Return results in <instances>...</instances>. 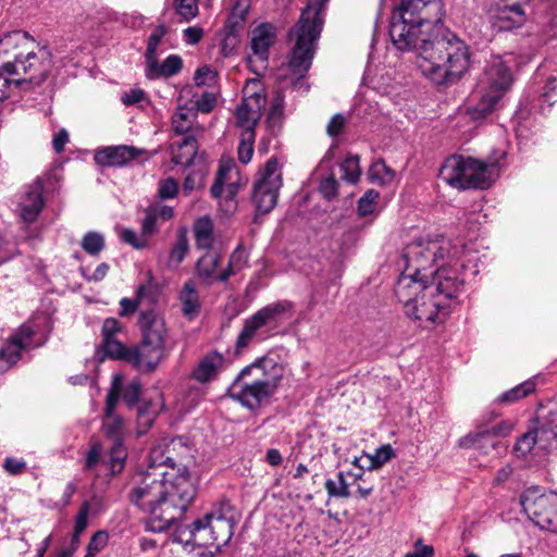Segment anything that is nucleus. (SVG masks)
<instances>
[{"label": "nucleus", "instance_id": "3", "mask_svg": "<svg viewBox=\"0 0 557 557\" xmlns=\"http://www.w3.org/2000/svg\"><path fill=\"white\" fill-rule=\"evenodd\" d=\"M465 278L457 269L442 267L432 273V281H412L400 275L395 294L404 304L411 320L421 323H443L458 296L463 292Z\"/></svg>", "mask_w": 557, "mask_h": 557}, {"label": "nucleus", "instance_id": "28", "mask_svg": "<svg viewBox=\"0 0 557 557\" xmlns=\"http://www.w3.org/2000/svg\"><path fill=\"white\" fill-rule=\"evenodd\" d=\"M173 208L165 205H152L145 209V216L141 221V233L147 238L158 233L159 223L173 218Z\"/></svg>", "mask_w": 557, "mask_h": 557}, {"label": "nucleus", "instance_id": "45", "mask_svg": "<svg viewBox=\"0 0 557 557\" xmlns=\"http://www.w3.org/2000/svg\"><path fill=\"white\" fill-rule=\"evenodd\" d=\"M15 75L16 72H15ZM21 84V78L14 76V73L3 70V64L0 66V102L9 98L12 90L17 88Z\"/></svg>", "mask_w": 557, "mask_h": 557}, {"label": "nucleus", "instance_id": "1", "mask_svg": "<svg viewBox=\"0 0 557 557\" xmlns=\"http://www.w3.org/2000/svg\"><path fill=\"white\" fill-rule=\"evenodd\" d=\"M442 0H401L391 17L389 36L401 51H418L421 73L437 85L458 82L470 69L468 45L444 29Z\"/></svg>", "mask_w": 557, "mask_h": 557}, {"label": "nucleus", "instance_id": "47", "mask_svg": "<svg viewBox=\"0 0 557 557\" xmlns=\"http://www.w3.org/2000/svg\"><path fill=\"white\" fill-rule=\"evenodd\" d=\"M121 102L126 106L144 108L150 103L147 92L140 88H131L121 94Z\"/></svg>", "mask_w": 557, "mask_h": 557}, {"label": "nucleus", "instance_id": "34", "mask_svg": "<svg viewBox=\"0 0 557 557\" xmlns=\"http://www.w3.org/2000/svg\"><path fill=\"white\" fill-rule=\"evenodd\" d=\"M148 469L146 471H169L175 468L173 458L170 456V444L160 443L153 446L148 458Z\"/></svg>", "mask_w": 557, "mask_h": 557}, {"label": "nucleus", "instance_id": "44", "mask_svg": "<svg viewBox=\"0 0 557 557\" xmlns=\"http://www.w3.org/2000/svg\"><path fill=\"white\" fill-rule=\"evenodd\" d=\"M341 171L343 172L342 178L350 184H355L358 182L361 170L359 165V157L358 156H350L347 157L342 163H341Z\"/></svg>", "mask_w": 557, "mask_h": 557}, {"label": "nucleus", "instance_id": "17", "mask_svg": "<svg viewBox=\"0 0 557 557\" xmlns=\"http://www.w3.org/2000/svg\"><path fill=\"white\" fill-rule=\"evenodd\" d=\"M165 357V346L140 341L139 345L126 347L121 360H124L138 370L153 371Z\"/></svg>", "mask_w": 557, "mask_h": 557}, {"label": "nucleus", "instance_id": "52", "mask_svg": "<svg viewBox=\"0 0 557 557\" xmlns=\"http://www.w3.org/2000/svg\"><path fill=\"white\" fill-rule=\"evenodd\" d=\"M145 294H146V286L145 285H139L138 288H137V292H136V298L135 299L122 298L120 300L119 315L120 317H129L133 313H135L136 310L138 309L139 301L144 297Z\"/></svg>", "mask_w": 557, "mask_h": 557}, {"label": "nucleus", "instance_id": "22", "mask_svg": "<svg viewBox=\"0 0 557 557\" xmlns=\"http://www.w3.org/2000/svg\"><path fill=\"white\" fill-rule=\"evenodd\" d=\"M143 151L132 146H109L95 152V162L100 166L120 168L136 159Z\"/></svg>", "mask_w": 557, "mask_h": 557}, {"label": "nucleus", "instance_id": "37", "mask_svg": "<svg viewBox=\"0 0 557 557\" xmlns=\"http://www.w3.org/2000/svg\"><path fill=\"white\" fill-rule=\"evenodd\" d=\"M196 245L200 249H210L213 244V222L205 215L196 220L194 224Z\"/></svg>", "mask_w": 557, "mask_h": 557}, {"label": "nucleus", "instance_id": "58", "mask_svg": "<svg viewBox=\"0 0 557 557\" xmlns=\"http://www.w3.org/2000/svg\"><path fill=\"white\" fill-rule=\"evenodd\" d=\"M108 539L109 536L106 531L96 532L87 545V554L85 557H95L100 553L108 544Z\"/></svg>", "mask_w": 557, "mask_h": 557}, {"label": "nucleus", "instance_id": "4", "mask_svg": "<svg viewBox=\"0 0 557 557\" xmlns=\"http://www.w3.org/2000/svg\"><path fill=\"white\" fill-rule=\"evenodd\" d=\"M235 523L231 507L222 506L191 524H177L170 539L196 556L214 557L231 541Z\"/></svg>", "mask_w": 557, "mask_h": 557}, {"label": "nucleus", "instance_id": "33", "mask_svg": "<svg viewBox=\"0 0 557 557\" xmlns=\"http://www.w3.org/2000/svg\"><path fill=\"white\" fill-rule=\"evenodd\" d=\"M29 45H32V40L27 33L22 30L5 33L0 37V57L8 55L15 50L24 52Z\"/></svg>", "mask_w": 557, "mask_h": 557}, {"label": "nucleus", "instance_id": "55", "mask_svg": "<svg viewBox=\"0 0 557 557\" xmlns=\"http://www.w3.org/2000/svg\"><path fill=\"white\" fill-rule=\"evenodd\" d=\"M175 11L185 22H189L198 14V0H175Z\"/></svg>", "mask_w": 557, "mask_h": 557}, {"label": "nucleus", "instance_id": "59", "mask_svg": "<svg viewBox=\"0 0 557 557\" xmlns=\"http://www.w3.org/2000/svg\"><path fill=\"white\" fill-rule=\"evenodd\" d=\"M394 456V451L389 445H383L375 449L371 456V468H381L384 463L389 461Z\"/></svg>", "mask_w": 557, "mask_h": 557}, {"label": "nucleus", "instance_id": "64", "mask_svg": "<svg viewBox=\"0 0 557 557\" xmlns=\"http://www.w3.org/2000/svg\"><path fill=\"white\" fill-rule=\"evenodd\" d=\"M3 469L12 475H17L26 471L27 465L23 459L7 457L3 461Z\"/></svg>", "mask_w": 557, "mask_h": 557}, {"label": "nucleus", "instance_id": "60", "mask_svg": "<svg viewBox=\"0 0 557 557\" xmlns=\"http://www.w3.org/2000/svg\"><path fill=\"white\" fill-rule=\"evenodd\" d=\"M216 72L209 66L199 67L194 76L197 86H210L215 82Z\"/></svg>", "mask_w": 557, "mask_h": 557}, {"label": "nucleus", "instance_id": "49", "mask_svg": "<svg viewBox=\"0 0 557 557\" xmlns=\"http://www.w3.org/2000/svg\"><path fill=\"white\" fill-rule=\"evenodd\" d=\"M81 245L88 255L97 256L104 248V237L102 234L91 231L84 235Z\"/></svg>", "mask_w": 557, "mask_h": 557}, {"label": "nucleus", "instance_id": "7", "mask_svg": "<svg viewBox=\"0 0 557 557\" xmlns=\"http://www.w3.org/2000/svg\"><path fill=\"white\" fill-rule=\"evenodd\" d=\"M463 253V246L453 245L446 238L438 239H418L406 246L403 253L405 269L400 275H407L412 281H428L432 277L431 271L433 267L436 270L446 268H455L461 273L463 264L460 259Z\"/></svg>", "mask_w": 557, "mask_h": 557}, {"label": "nucleus", "instance_id": "61", "mask_svg": "<svg viewBox=\"0 0 557 557\" xmlns=\"http://www.w3.org/2000/svg\"><path fill=\"white\" fill-rule=\"evenodd\" d=\"M177 193L178 184L174 178L169 177L166 180L160 181L158 195L161 199H172L177 195Z\"/></svg>", "mask_w": 557, "mask_h": 557}, {"label": "nucleus", "instance_id": "13", "mask_svg": "<svg viewBox=\"0 0 557 557\" xmlns=\"http://www.w3.org/2000/svg\"><path fill=\"white\" fill-rule=\"evenodd\" d=\"M282 185L278 162L275 158H270L253 186L252 199L259 213H268L276 206Z\"/></svg>", "mask_w": 557, "mask_h": 557}, {"label": "nucleus", "instance_id": "51", "mask_svg": "<svg viewBox=\"0 0 557 557\" xmlns=\"http://www.w3.org/2000/svg\"><path fill=\"white\" fill-rule=\"evenodd\" d=\"M206 175L202 169L190 172L184 180L183 194L189 196L194 190L201 189L205 186Z\"/></svg>", "mask_w": 557, "mask_h": 557}, {"label": "nucleus", "instance_id": "41", "mask_svg": "<svg viewBox=\"0 0 557 557\" xmlns=\"http://www.w3.org/2000/svg\"><path fill=\"white\" fill-rule=\"evenodd\" d=\"M324 486L330 497L348 498L350 496L349 484L343 471L337 473L336 480L327 479Z\"/></svg>", "mask_w": 557, "mask_h": 557}, {"label": "nucleus", "instance_id": "54", "mask_svg": "<svg viewBox=\"0 0 557 557\" xmlns=\"http://www.w3.org/2000/svg\"><path fill=\"white\" fill-rule=\"evenodd\" d=\"M126 451L123 442H112L110 449V463L113 473L120 472L123 469L126 459Z\"/></svg>", "mask_w": 557, "mask_h": 557}, {"label": "nucleus", "instance_id": "9", "mask_svg": "<svg viewBox=\"0 0 557 557\" xmlns=\"http://www.w3.org/2000/svg\"><path fill=\"white\" fill-rule=\"evenodd\" d=\"M295 305L286 299L262 307L245 320L236 341V349L242 350L256 339H265L278 333L284 323L292 319Z\"/></svg>", "mask_w": 557, "mask_h": 557}, {"label": "nucleus", "instance_id": "63", "mask_svg": "<svg viewBox=\"0 0 557 557\" xmlns=\"http://www.w3.org/2000/svg\"><path fill=\"white\" fill-rule=\"evenodd\" d=\"M319 189L325 198L332 199L337 195L338 182L334 175H330L321 181Z\"/></svg>", "mask_w": 557, "mask_h": 557}, {"label": "nucleus", "instance_id": "14", "mask_svg": "<svg viewBox=\"0 0 557 557\" xmlns=\"http://www.w3.org/2000/svg\"><path fill=\"white\" fill-rule=\"evenodd\" d=\"M45 187L42 180L37 177L32 184L25 185L15 194L12 203L13 212L24 224L34 223L45 208Z\"/></svg>", "mask_w": 557, "mask_h": 557}, {"label": "nucleus", "instance_id": "2", "mask_svg": "<svg viewBox=\"0 0 557 557\" xmlns=\"http://www.w3.org/2000/svg\"><path fill=\"white\" fill-rule=\"evenodd\" d=\"M195 483L186 468L144 471L134 479L131 502L148 515L146 528L163 532L181 519L196 496Z\"/></svg>", "mask_w": 557, "mask_h": 557}, {"label": "nucleus", "instance_id": "29", "mask_svg": "<svg viewBox=\"0 0 557 557\" xmlns=\"http://www.w3.org/2000/svg\"><path fill=\"white\" fill-rule=\"evenodd\" d=\"M461 448H474L487 453L490 449L496 447V442L491 435L487 429V422H485V418H482L478 423V430L475 432H471L466 436L461 437L458 443Z\"/></svg>", "mask_w": 557, "mask_h": 557}, {"label": "nucleus", "instance_id": "20", "mask_svg": "<svg viewBox=\"0 0 557 557\" xmlns=\"http://www.w3.org/2000/svg\"><path fill=\"white\" fill-rule=\"evenodd\" d=\"M206 250L207 252L203 253L196 262L195 270L197 276L206 284H212L213 282H226L235 271L231 269V265H228L225 270L216 274V269L221 263V256L210 249Z\"/></svg>", "mask_w": 557, "mask_h": 557}, {"label": "nucleus", "instance_id": "6", "mask_svg": "<svg viewBox=\"0 0 557 557\" xmlns=\"http://www.w3.org/2000/svg\"><path fill=\"white\" fill-rule=\"evenodd\" d=\"M329 0H309L302 10L297 24L290 29V38H295V45L290 52V59L281 76L295 88L304 86L306 77L315 52L317 41L323 26V12Z\"/></svg>", "mask_w": 557, "mask_h": 557}, {"label": "nucleus", "instance_id": "40", "mask_svg": "<svg viewBox=\"0 0 557 557\" xmlns=\"http://www.w3.org/2000/svg\"><path fill=\"white\" fill-rule=\"evenodd\" d=\"M189 249L187 235L184 231L180 232L177 239L170 250L168 258V267L170 269H176L184 260Z\"/></svg>", "mask_w": 557, "mask_h": 557}, {"label": "nucleus", "instance_id": "27", "mask_svg": "<svg viewBox=\"0 0 557 557\" xmlns=\"http://www.w3.org/2000/svg\"><path fill=\"white\" fill-rule=\"evenodd\" d=\"M534 428L540 433V448L543 450L552 449L556 443L557 409L539 413L534 420Z\"/></svg>", "mask_w": 557, "mask_h": 557}, {"label": "nucleus", "instance_id": "8", "mask_svg": "<svg viewBox=\"0 0 557 557\" xmlns=\"http://www.w3.org/2000/svg\"><path fill=\"white\" fill-rule=\"evenodd\" d=\"M438 175L457 189H485L497 175V165L495 162L486 163L471 157L450 156L441 166Z\"/></svg>", "mask_w": 557, "mask_h": 557}, {"label": "nucleus", "instance_id": "57", "mask_svg": "<svg viewBox=\"0 0 557 557\" xmlns=\"http://www.w3.org/2000/svg\"><path fill=\"white\" fill-rule=\"evenodd\" d=\"M120 238L122 239V242L131 245L135 249H144L148 246V238L144 236L141 232L138 235L135 231L131 228L122 230Z\"/></svg>", "mask_w": 557, "mask_h": 557}, {"label": "nucleus", "instance_id": "53", "mask_svg": "<svg viewBox=\"0 0 557 557\" xmlns=\"http://www.w3.org/2000/svg\"><path fill=\"white\" fill-rule=\"evenodd\" d=\"M379 198V193L374 189H369L359 200H358V213L361 216H368L374 213L376 208V200Z\"/></svg>", "mask_w": 557, "mask_h": 557}, {"label": "nucleus", "instance_id": "42", "mask_svg": "<svg viewBox=\"0 0 557 557\" xmlns=\"http://www.w3.org/2000/svg\"><path fill=\"white\" fill-rule=\"evenodd\" d=\"M535 389V382L532 380H528L513 388L503 393L498 398L497 401L500 404L504 403H515L529 394H531Z\"/></svg>", "mask_w": 557, "mask_h": 557}, {"label": "nucleus", "instance_id": "18", "mask_svg": "<svg viewBox=\"0 0 557 557\" xmlns=\"http://www.w3.org/2000/svg\"><path fill=\"white\" fill-rule=\"evenodd\" d=\"M529 0H515L512 3L496 5V9L490 10L492 26L500 32H509L522 26L527 20L523 3Z\"/></svg>", "mask_w": 557, "mask_h": 557}, {"label": "nucleus", "instance_id": "24", "mask_svg": "<svg viewBox=\"0 0 557 557\" xmlns=\"http://www.w3.org/2000/svg\"><path fill=\"white\" fill-rule=\"evenodd\" d=\"M171 129L174 135L199 138L203 127L197 122V113L187 108H178L172 115Z\"/></svg>", "mask_w": 557, "mask_h": 557}, {"label": "nucleus", "instance_id": "39", "mask_svg": "<svg viewBox=\"0 0 557 557\" xmlns=\"http://www.w3.org/2000/svg\"><path fill=\"white\" fill-rule=\"evenodd\" d=\"M64 163L65 160L54 161L45 176L40 177L46 193H52L59 188L60 182L64 180Z\"/></svg>", "mask_w": 557, "mask_h": 557}, {"label": "nucleus", "instance_id": "16", "mask_svg": "<svg viewBox=\"0 0 557 557\" xmlns=\"http://www.w3.org/2000/svg\"><path fill=\"white\" fill-rule=\"evenodd\" d=\"M120 375L114 374L104 406L102 431L107 438L112 442H124L125 424L121 416L114 412L120 399Z\"/></svg>", "mask_w": 557, "mask_h": 557}, {"label": "nucleus", "instance_id": "15", "mask_svg": "<svg viewBox=\"0 0 557 557\" xmlns=\"http://www.w3.org/2000/svg\"><path fill=\"white\" fill-rule=\"evenodd\" d=\"M3 70L15 73L21 78L22 87L25 84H39L47 74V66L41 62L39 55L34 51L14 52V61L3 63Z\"/></svg>", "mask_w": 557, "mask_h": 557}, {"label": "nucleus", "instance_id": "48", "mask_svg": "<svg viewBox=\"0 0 557 557\" xmlns=\"http://www.w3.org/2000/svg\"><path fill=\"white\" fill-rule=\"evenodd\" d=\"M168 33L166 27L160 24L154 27L147 41V49L145 53L146 61L158 58V47L161 44L163 37Z\"/></svg>", "mask_w": 557, "mask_h": 557}, {"label": "nucleus", "instance_id": "46", "mask_svg": "<svg viewBox=\"0 0 557 557\" xmlns=\"http://www.w3.org/2000/svg\"><path fill=\"white\" fill-rule=\"evenodd\" d=\"M536 445L540 447V433L533 426L530 431L519 437L515 445V450L521 456H525Z\"/></svg>", "mask_w": 557, "mask_h": 557}, {"label": "nucleus", "instance_id": "56", "mask_svg": "<svg viewBox=\"0 0 557 557\" xmlns=\"http://www.w3.org/2000/svg\"><path fill=\"white\" fill-rule=\"evenodd\" d=\"M494 418V413H491L490 418L485 420V422H487V429L494 440L497 437H506L513 431L515 423L510 420H504L495 425H490L491 420Z\"/></svg>", "mask_w": 557, "mask_h": 557}, {"label": "nucleus", "instance_id": "11", "mask_svg": "<svg viewBox=\"0 0 557 557\" xmlns=\"http://www.w3.org/2000/svg\"><path fill=\"white\" fill-rule=\"evenodd\" d=\"M50 330V321L46 314H40L23 324L0 347V373L11 369L21 358L23 350L42 345L41 338L34 341L37 335L42 336Z\"/></svg>", "mask_w": 557, "mask_h": 557}, {"label": "nucleus", "instance_id": "19", "mask_svg": "<svg viewBox=\"0 0 557 557\" xmlns=\"http://www.w3.org/2000/svg\"><path fill=\"white\" fill-rule=\"evenodd\" d=\"M264 103V97L258 92H253L242 100L235 113L236 125L242 128V132H255V127L261 117Z\"/></svg>", "mask_w": 557, "mask_h": 557}, {"label": "nucleus", "instance_id": "21", "mask_svg": "<svg viewBox=\"0 0 557 557\" xmlns=\"http://www.w3.org/2000/svg\"><path fill=\"white\" fill-rule=\"evenodd\" d=\"M124 333V326L115 318H107L101 327L102 347L106 355L112 359L121 360L126 347L121 336Z\"/></svg>", "mask_w": 557, "mask_h": 557}, {"label": "nucleus", "instance_id": "31", "mask_svg": "<svg viewBox=\"0 0 557 557\" xmlns=\"http://www.w3.org/2000/svg\"><path fill=\"white\" fill-rule=\"evenodd\" d=\"M183 66V61L180 55L171 54L161 64L158 58L146 61V77L156 79L159 77H171L177 74Z\"/></svg>", "mask_w": 557, "mask_h": 557}, {"label": "nucleus", "instance_id": "43", "mask_svg": "<svg viewBox=\"0 0 557 557\" xmlns=\"http://www.w3.org/2000/svg\"><path fill=\"white\" fill-rule=\"evenodd\" d=\"M120 375V398H122L128 407L135 406L141 394V384L138 380H133L125 386H122V375Z\"/></svg>", "mask_w": 557, "mask_h": 557}, {"label": "nucleus", "instance_id": "12", "mask_svg": "<svg viewBox=\"0 0 557 557\" xmlns=\"http://www.w3.org/2000/svg\"><path fill=\"white\" fill-rule=\"evenodd\" d=\"M520 504L528 518L540 529L557 532V494L541 493L530 487L520 496Z\"/></svg>", "mask_w": 557, "mask_h": 557}, {"label": "nucleus", "instance_id": "26", "mask_svg": "<svg viewBox=\"0 0 557 557\" xmlns=\"http://www.w3.org/2000/svg\"><path fill=\"white\" fill-rule=\"evenodd\" d=\"M225 357L218 351L205 355L191 372V377L199 383H208L214 380L225 368Z\"/></svg>", "mask_w": 557, "mask_h": 557}, {"label": "nucleus", "instance_id": "32", "mask_svg": "<svg viewBox=\"0 0 557 557\" xmlns=\"http://www.w3.org/2000/svg\"><path fill=\"white\" fill-rule=\"evenodd\" d=\"M197 139L190 135L189 137L173 140L171 144L172 162L185 166L190 165L197 154Z\"/></svg>", "mask_w": 557, "mask_h": 557}, {"label": "nucleus", "instance_id": "30", "mask_svg": "<svg viewBox=\"0 0 557 557\" xmlns=\"http://www.w3.org/2000/svg\"><path fill=\"white\" fill-rule=\"evenodd\" d=\"M183 315L191 321L200 313L201 302L194 280H187L178 293Z\"/></svg>", "mask_w": 557, "mask_h": 557}, {"label": "nucleus", "instance_id": "50", "mask_svg": "<svg viewBox=\"0 0 557 557\" xmlns=\"http://www.w3.org/2000/svg\"><path fill=\"white\" fill-rule=\"evenodd\" d=\"M256 133L252 131L242 132L240 143L238 146V159L242 163L247 164L253 154V143Z\"/></svg>", "mask_w": 557, "mask_h": 557}, {"label": "nucleus", "instance_id": "5", "mask_svg": "<svg viewBox=\"0 0 557 557\" xmlns=\"http://www.w3.org/2000/svg\"><path fill=\"white\" fill-rule=\"evenodd\" d=\"M283 376L284 366L278 357L265 355L242 369L227 394L244 407L256 410L276 393Z\"/></svg>", "mask_w": 557, "mask_h": 557}, {"label": "nucleus", "instance_id": "25", "mask_svg": "<svg viewBox=\"0 0 557 557\" xmlns=\"http://www.w3.org/2000/svg\"><path fill=\"white\" fill-rule=\"evenodd\" d=\"M274 27L269 23H262L252 30L250 47L259 62V67H263L264 62H268L269 48L274 42Z\"/></svg>", "mask_w": 557, "mask_h": 557}, {"label": "nucleus", "instance_id": "10", "mask_svg": "<svg viewBox=\"0 0 557 557\" xmlns=\"http://www.w3.org/2000/svg\"><path fill=\"white\" fill-rule=\"evenodd\" d=\"M512 57H493L486 64L482 76L478 83L480 102L478 111L481 115H486L496 107L498 101L509 90L513 77L509 66Z\"/></svg>", "mask_w": 557, "mask_h": 557}, {"label": "nucleus", "instance_id": "36", "mask_svg": "<svg viewBox=\"0 0 557 557\" xmlns=\"http://www.w3.org/2000/svg\"><path fill=\"white\" fill-rule=\"evenodd\" d=\"M100 511V503L97 498L85 500L75 518L74 534L72 535V546L77 541V536L85 531L88 525L89 516H97Z\"/></svg>", "mask_w": 557, "mask_h": 557}, {"label": "nucleus", "instance_id": "38", "mask_svg": "<svg viewBox=\"0 0 557 557\" xmlns=\"http://www.w3.org/2000/svg\"><path fill=\"white\" fill-rule=\"evenodd\" d=\"M368 177L372 184L387 185L393 182L395 172L383 160H376L371 164Z\"/></svg>", "mask_w": 557, "mask_h": 557}, {"label": "nucleus", "instance_id": "23", "mask_svg": "<svg viewBox=\"0 0 557 557\" xmlns=\"http://www.w3.org/2000/svg\"><path fill=\"white\" fill-rule=\"evenodd\" d=\"M138 324L143 334L141 341L165 346L168 329L161 315L153 310L144 311L139 315Z\"/></svg>", "mask_w": 557, "mask_h": 557}, {"label": "nucleus", "instance_id": "35", "mask_svg": "<svg viewBox=\"0 0 557 557\" xmlns=\"http://www.w3.org/2000/svg\"><path fill=\"white\" fill-rule=\"evenodd\" d=\"M234 174L237 175L235 161L232 158H222L214 184L210 189L211 196L213 198L221 197L223 186H227V183H234L232 181Z\"/></svg>", "mask_w": 557, "mask_h": 557}, {"label": "nucleus", "instance_id": "62", "mask_svg": "<svg viewBox=\"0 0 557 557\" xmlns=\"http://www.w3.org/2000/svg\"><path fill=\"white\" fill-rule=\"evenodd\" d=\"M109 271V265L102 262L90 273V270L86 267H81V273L87 281L99 282L102 281Z\"/></svg>", "mask_w": 557, "mask_h": 557}]
</instances>
